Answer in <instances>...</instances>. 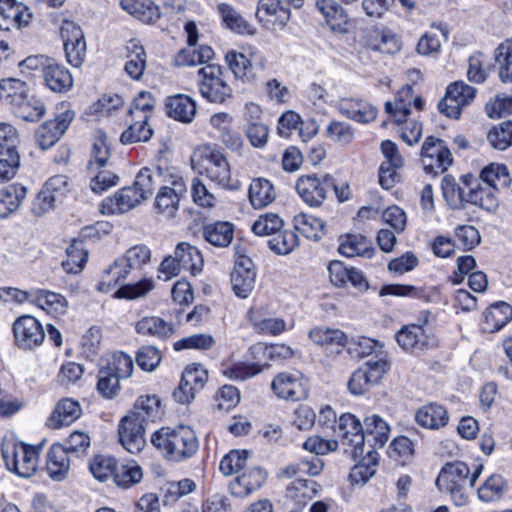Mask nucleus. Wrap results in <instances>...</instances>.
Wrapping results in <instances>:
<instances>
[{"instance_id":"nucleus-35","label":"nucleus","mask_w":512,"mask_h":512,"mask_svg":"<svg viewBox=\"0 0 512 512\" xmlns=\"http://www.w3.org/2000/svg\"><path fill=\"white\" fill-rule=\"evenodd\" d=\"M248 197L255 209H262L276 199V190L269 180L257 178L249 186Z\"/></svg>"},{"instance_id":"nucleus-34","label":"nucleus","mask_w":512,"mask_h":512,"mask_svg":"<svg viewBox=\"0 0 512 512\" xmlns=\"http://www.w3.org/2000/svg\"><path fill=\"white\" fill-rule=\"evenodd\" d=\"M348 353L359 359L373 354L378 358L377 360L388 359L387 353L384 350V344L365 336L352 338L349 342Z\"/></svg>"},{"instance_id":"nucleus-25","label":"nucleus","mask_w":512,"mask_h":512,"mask_svg":"<svg viewBox=\"0 0 512 512\" xmlns=\"http://www.w3.org/2000/svg\"><path fill=\"white\" fill-rule=\"evenodd\" d=\"M256 16L274 29H283L290 19V10L282 6L280 0H259Z\"/></svg>"},{"instance_id":"nucleus-26","label":"nucleus","mask_w":512,"mask_h":512,"mask_svg":"<svg viewBox=\"0 0 512 512\" xmlns=\"http://www.w3.org/2000/svg\"><path fill=\"white\" fill-rule=\"evenodd\" d=\"M82 413L78 401L71 398L60 400L50 417L47 419L46 426L51 429H59L62 426H68L76 421Z\"/></svg>"},{"instance_id":"nucleus-29","label":"nucleus","mask_w":512,"mask_h":512,"mask_svg":"<svg viewBox=\"0 0 512 512\" xmlns=\"http://www.w3.org/2000/svg\"><path fill=\"white\" fill-rule=\"evenodd\" d=\"M67 449L61 444H53L48 453L46 467L51 479L61 481L68 475L70 460Z\"/></svg>"},{"instance_id":"nucleus-14","label":"nucleus","mask_w":512,"mask_h":512,"mask_svg":"<svg viewBox=\"0 0 512 512\" xmlns=\"http://www.w3.org/2000/svg\"><path fill=\"white\" fill-rule=\"evenodd\" d=\"M476 89L463 81H456L447 87L444 98L438 107L447 117L459 118L463 107L469 105L474 99Z\"/></svg>"},{"instance_id":"nucleus-42","label":"nucleus","mask_w":512,"mask_h":512,"mask_svg":"<svg viewBox=\"0 0 512 512\" xmlns=\"http://www.w3.org/2000/svg\"><path fill=\"white\" fill-rule=\"evenodd\" d=\"M512 319V306L506 302L492 304L484 315V329L493 333L499 331Z\"/></svg>"},{"instance_id":"nucleus-24","label":"nucleus","mask_w":512,"mask_h":512,"mask_svg":"<svg viewBox=\"0 0 512 512\" xmlns=\"http://www.w3.org/2000/svg\"><path fill=\"white\" fill-rule=\"evenodd\" d=\"M266 479V473L259 467H252L237 476L229 484V490L234 497L245 498L258 490Z\"/></svg>"},{"instance_id":"nucleus-23","label":"nucleus","mask_w":512,"mask_h":512,"mask_svg":"<svg viewBox=\"0 0 512 512\" xmlns=\"http://www.w3.org/2000/svg\"><path fill=\"white\" fill-rule=\"evenodd\" d=\"M28 84L19 78H3L0 80V103L11 112L28 98Z\"/></svg>"},{"instance_id":"nucleus-46","label":"nucleus","mask_w":512,"mask_h":512,"mask_svg":"<svg viewBox=\"0 0 512 512\" xmlns=\"http://www.w3.org/2000/svg\"><path fill=\"white\" fill-rule=\"evenodd\" d=\"M412 92L413 90L410 86L403 88L398 92L393 103L389 101L385 103L386 113L393 117L395 122H405L410 114L409 106L413 98Z\"/></svg>"},{"instance_id":"nucleus-28","label":"nucleus","mask_w":512,"mask_h":512,"mask_svg":"<svg viewBox=\"0 0 512 512\" xmlns=\"http://www.w3.org/2000/svg\"><path fill=\"white\" fill-rule=\"evenodd\" d=\"M265 312L262 308L253 307L248 311V319L253 329L259 334L279 335L287 328L284 319L279 317H265Z\"/></svg>"},{"instance_id":"nucleus-47","label":"nucleus","mask_w":512,"mask_h":512,"mask_svg":"<svg viewBox=\"0 0 512 512\" xmlns=\"http://www.w3.org/2000/svg\"><path fill=\"white\" fill-rule=\"evenodd\" d=\"M143 478L142 468L136 462L117 464L113 481L119 488L129 489Z\"/></svg>"},{"instance_id":"nucleus-58","label":"nucleus","mask_w":512,"mask_h":512,"mask_svg":"<svg viewBox=\"0 0 512 512\" xmlns=\"http://www.w3.org/2000/svg\"><path fill=\"white\" fill-rule=\"evenodd\" d=\"M226 60L235 77L248 82L256 78V73L251 61L243 53L235 51L228 52Z\"/></svg>"},{"instance_id":"nucleus-11","label":"nucleus","mask_w":512,"mask_h":512,"mask_svg":"<svg viewBox=\"0 0 512 512\" xmlns=\"http://www.w3.org/2000/svg\"><path fill=\"white\" fill-rule=\"evenodd\" d=\"M74 116L75 114L69 108L68 104H60L57 107L55 117L44 122L37 128L35 140L38 146L43 150L52 147L68 129Z\"/></svg>"},{"instance_id":"nucleus-7","label":"nucleus","mask_w":512,"mask_h":512,"mask_svg":"<svg viewBox=\"0 0 512 512\" xmlns=\"http://www.w3.org/2000/svg\"><path fill=\"white\" fill-rule=\"evenodd\" d=\"M335 434L339 437L340 445L344 453L348 454L354 461L364 460L365 436L360 420L351 413L342 414L337 425L333 427Z\"/></svg>"},{"instance_id":"nucleus-22","label":"nucleus","mask_w":512,"mask_h":512,"mask_svg":"<svg viewBox=\"0 0 512 512\" xmlns=\"http://www.w3.org/2000/svg\"><path fill=\"white\" fill-rule=\"evenodd\" d=\"M316 7L333 32L340 34L349 32L352 23L347 12L337 2L334 0H317Z\"/></svg>"},{"instance_id":"nucleus-53","label":"nucleus","mask_w":512,"mask_h":512,"mask_svg":"<svg viewBox=\"0 0 512 512\" xmlns=\"http://www.w3.org/2000/svg\"><path fill=\"white\" fill-rule=\"evenodd\" d=\"M136 331L142 335L154 336L158 338L170 337L173 332V326L159 317H144L136 324Z\"/></svg>"},{"instance_id":"nucleus-62","label":"nucleus","mask_w":512,"mask_h":512,"mask_svg":"<svg viewBox=\"0 0 512 512\" xmlns=\"http://www.w3.org/2000/svg\"><path fill=\"white\" fill-rule=\"evenodd\" d=\"M389 457L401 465L408 463L414 454V445L406 436L395 438L390 444Z\"/></svg>"},{"instance_id":"nucleus-31","label":"nucleus","mask_w":512,"mask_h":512,"mask_svg":"<svg viewBox=\"0 0 512 512\" xmlns=\"http://www.w3.org/2000/svg\"><path fill=\"white\" fill-rule=\"evenodd\" d=\"M121 8L142 21L143 23H154L160 18V9L152 0H120Z\"/></svg>"},{"instance_id":"nucleus-4","label":"nucleus","mask_w":512,"mask_h":512,"mask_svg":"<svg viewBox=\"0 0 512 512\" xmlns=\"http://www.w3.org/2000/svg\"><path fill=\"white\" fill-rule=\"evenodd\" d=\"M192 166L200 175H205L216 185L230 189L233 187L231 167L224 153L216 146L202 145L192 155Z\"/></svg>"},{"instance_id":"nucleus-54","label":"nucleus","mask_w":512,"mask_h":512,"mask_svg":"<svg viewBox=\"0 0 512 512\" xmlns=\"http://www.w3.org/2000/svg\"><path fill=\"white\" fill-rule=\"evenodd\" d=\"M67 259L62 261V267L66 273L77 274L82 271L88 259V253L84 249L82 241L74 240L66 249Z\"/></svg>"},{"instance_id":"nucleus-41","label":"nucleus","mask_w":512,"mask_h":512,"mask_svg":"<svg viewBox=\"0 0 512 512\" xmlns=\"http://www.w3.org/2000/svg\"><path fill=\"white\" fill-rule=\"evenodd\" d=\"M174 251L183 270H187L193 275L202 270L204 259L195 246L187 242H180L176 245Z\"/></svg>"},{"instance_id":"nucleus-16","label":"nucleus","mask_w":512,"mask_h":512,"mask_svg":"<svg viewBox=\"0 0 512 512\" xmlns=\"http://www.w3.org/2000/svg\"><path fill=\"white\" fill-rule=\"evenodd\" d=\"M60 34L67 62L73 67H80L86 56V40L82 29L73 21H64Z\"/></svg>"},{"instance_id":"nucleus-19","label":"nucleus","mask_w":512,"mask_h":512,"mask_svg":"<svg viewBox=\"0 0 512 512\" xmlns=\"http://www.w3.org/2000/svg\"><path fill=\"white\" fill-rule=\"evenodd\" d=\"M186 191V183L181 177L174 178L171 181V186H161L155 198L157 212L166 218L175 217L179 209L180 199Z\"/></svg>"},{"instance_id":"nucleus-61","label":"nucleus","mask_w":512,"mask_h":512,"mask_svg":"<svg viewBox=\"0 0 512 512\" xmlns=\"http://www.w3.org/2000/svg\"><path fill=\"white\" fill-rule=\"evenodd\" d=\"M487 139L494 149H507L512 145V121H504L492 127Z\"/></svg>"},{"instance_id":"nucleus-21","label":"nucleus","mask_w":512,"mask_h":512,"mask_svg":"<svg viewBox=\"0 0 512 512\" xmlns=\"http://www.w3.org/2000/svg\"><path fill=\"white\" fill-rule=\"evenodd\" d=\"M143 201L132 186L120 189L113 197H108L101 203L103 214H121L128 212Z\"/></svg>"},{"instance_id":"nucleus-39","label":"nucleus","mask_w":512,"mask_h":512,"mask_svg":"<svg viewBox=\"0 0 512 512\" xmlns=\"http://www.w3.org/2000/svg\"><path fill=\"white\" fill-rule=\"evenodd\" d=\"M234 236L233 225L229 222L218 221L203 227L204 239L215 247H228Z\"/></svg>"},{"instance_id":"nucleus-50","label":"nucleus","mask_w":512,"mask_h":512,"mask_svg":"<svg viewBox=\"0 0 512 512\" xmlns=\"http://www.w3.org/2000/svg\"><path fill=\"white\" fill-rule=\"evenodd\" d=\"M364 436L371 437L374 448L383 447L389 438L390 427L378 415L367 416L364 420Z\"/></svg>"},{"instance_id":"nucleus-1","label":"nucleus","mask_w":512,"mask_h":512,"mask_svg":"<svg viewBox=\"0 0 512 512\" xmlns=\"http://www.w3.org/2000/svg\"><path fill=\"white\" fill-rule=\"evenodd\" d=\"M164 415L161 400L157 395H142L136 400L132 411L119 423V441L132 454L139 453L145 446V429Z\"/></svg>"},{"instance_id":"nucleus-30","label":"nucleus","mask_w":512,"mask_h":512,"mask_svg":"<svg viewBox=\"0 0 512 512\" xmlns=\"http://www.w3.org/2000/svg\"><path fill=\"white\" fill-rule=\"evenodd\" d=\"M415 419L421 427L435 430L447 425L449 415L444 406L429 403L417 410Z\"/></svg>"},{"instance_id":"nucleus-36","label":"nucleus","mask_w":512,"mask_h":512,"mask_svg":"<svg viewBox=\"0 0 512 512\" xmlns=\"http://www.w3.org/2000/svg\"><path fill=\"white\" fill-rule=\"evenodd\" d=\"M111 149L107 135L103 131H98L91 147L90 159L88 161V171H95L98 168L110 166Z\"/></svg>"},{"instance_id":"nucleus-44","label":"nucleus","mask_w":512,"mask_h":512,"mask_svg":"<svg viewBox=\"0 0 512 512\" xmlns=\"http://www.w3.org/2000/svg\"><path fill=\"white\" fill-rule=\"evenodd\" d=\"M146 67V53L137 40L129 41L127 45V61L125 71L134 80H138Z\"/></svg>"},{"instance_id":"nucleus-5","label":"nucleus","mask_w":512,"mask_h":512,"mask_svg":"<svg viewBox=\"0 0 512 512\" xmlns=\"http://www.w3.org/2000/svg\"><path fill=\"white\" fill-rule=\"evenodd\" d=\"M19 67L22 70L41 72L44 85L55 93H66L73 86L70 71L50 56L30 55L19 63Z\"/></svg>"},{"instance_id":"nucleus-60","label":"nucleus","mask_w":512,"mask_h":512,"mask_svg":"<svg viewBox=\"0 0 512 512\" xmlns=\"http://www.w3.org/2000/svg\"><path fill=\"white\" fill-rule=\"evenodd\" d=\"M97 391L106 399L115 398L120 390V379L110 372L106 367L101 366L97 375Z\"/></svg>"},{"instance_id":"nucleus-52","label":"nucleus","mask_w":512,"mask_h":512,"mask_svg":"<svg viewBox=\"0 0 512 512\" xmlns=\"http://www.w3.org/2000/svg\"><path fill=\"white\" fill-rule=\"evenodd\" d=\"M161 182L162 174L160 169L152 170L145 167L136 175L132 187L135 188L138 194H142V199L145 200L153 193L155 187L160 185Z\"/></svg>"},{"instance_id":"nucleus-57","label":"nucleus","mask_w":512,"mask_h":512,"mask_svg":"<svg viewBox=\"0 0 512 512\" xmlns=\"http://www.w3.org/2000/svg\"><path fill=\"white\" fill-rule=\"evenodd\" d=\"M37 305L54 316L62 315L67 309V300L61 294L40 290L36 295Z\"/></svg>"},{"instance_id":"nucleus-9","label":"nucleus","mask_w":512,"mask_h":512,"mask_svg":"<svg viewBox=\"0 0 512 512\" xmlns=\"http://www.w3.org/2000/svg\"><path fill=\"white\" fill-rule=\"evenodd\" d=\"M397 344L406 352L421 353L434 345L428 316L419 319L418 323L403 325L395 334Z\"/></svg>"},{"instance_id":"nucleus-10","label":"nucleus","mask_w":512,"mask_h":512,"mask_svg":"<svg viewBox=\"0 0 512 512\" xmlns=\"http://www.w3.org/2000/svg\"><path fill=\"white\" fill-rule=\"evenodd\" d=\"M389 369L390 362L388 359L366 362L350 376L347 383L349 392L355 396L365 394L381 381Z\"/></svg>"},{"instance_id":"nucleus-3","label":"nucleus","mask_w":512,"mask_h":512,"mask_svg":"<svg viewBox=\"0 0 512 512\" xmlns=\"http://www.w3.org/2000/svg\"><path fill=\"white\" fill-rule=\"evenodd\" d=\"M152 445L172 461L192 457L199 448L196 433L188 426L162 427L151 435Z\"/></svg>"},{"instance_id":"nucleus-48","label":"nucleus","mask_w":512,"mask_h":512,"mask_svg":"<svg viewBox=\"0 0 512 512\" xmlns=\"http://www.w3.org/2000/svg\"><path fill=\"white\" fill-rule=\"evenodd\" d=\"M442 191L448 205L453 209H462L468 203L467 188L456 183L451 176H445L442 180Z\"/></svg>"},{"instance_id":"nucleus-20","label":"nucleus","mask_w":512,"mask_h":512,"mask_svg":"<svg viewBox=\"0 0 512 512\" xmlns=\"http://www.w3.org/2000/svg\"><path fill=\"white\" fill-rule=\"evenodd\" d=\"M256 281V271L253 261L241 256L235 262L231 273V285L234 293L240 298H246L253 290Z\"/></svg>"},{"instance_id":"nucleus-13","label":"nucleus","mask_w":512,"mask_h":512,"mask_svg":"<svg viewBox=\"0 0 512 512\" xmlns=\"http://www.w3.org/2000/svg\"><path fill=\"white\" fill-rule=\"evenodd\" d=\"M422 164L427 173L445 172L453 163L452 153L441 139L429 136L421 149Z\"/></svg>"},{"instance_id":"nucleus-6","label":"nucleus","mask_w":512,"mask_h":512,"mask_svg":"<svg viewBox=\"0 0 512 512\" xmlns=\"http://www.w3.org/2000/svg\"><path fill=\"white\" fill-rule=\"evenodd\" d=\"M2 457L9 471L29 478L37 471L39 449L13 439L5 440L2 444Z\"/></svg>"},{"instance_id":"nucleus-33","label":"nucleus","mask_w":512,"mask_h":512,"mask_svg":"<svg viewBox=\"0 0 512 512\" xmlns=\"http://www.w3.org/2000/svg\"><path fill=\"white\" fill-rule=\"evenodd\" d=\"M338 250L346 257L371 258L375 252L371 241L361 234H348L342 237Z\"/></svg>"},{"instance_id":"nucleus-27","label":"nucleus","mask_w":512,"mask_h":512,"mask_svg":"<svg viewBox=\"0 0 512 512\" xmlns=\"http://www.w3.org/2000/svg\"><path fill=\"white\" fill-rule=\"evenodd\" d=\"M337 109L343 116L359 123L372 122L377 116V109L363 100L341 99L338 102Z\"/></svg>"},{"instance_id":"nucleus-15","label":"nucleus","mask_w":512,"mask_h":512,"mask_svg":"<svg viewBox=\"0 0 512 512\" xmlns=\"http://www.w3.org/2000/svg\"><path fill=\"white\" fill-rule=\"evenodd\" d=\"M15 344L22 350H33L44 342L45 332L41 323L31 315L18 317L12 326Z\"/></svg>"},{"instance_id":"nucleus-2","label":"nucleus","mask_w":512,"mask_h":512,"mask_svg":"<svg viewBox=\"0 0 512 512\" xmlns=\"http://www.w3.org/2000/svg\"><path fill=\"white\" fill-rule=\"evenodd\" d=\"M482 469L483 466L478 465L471 472L464 462H448L440 470L436 486L441 492L449 494L456 506H464L468 502L469 490L474 487Z\"/></svg>"},{"instance_id":"nucleus-45","label":"nucleus","mask_w":512,"mask_h":512,"mask_svg":"<svg viewBox=\"0 0 512 512\" xmlns=\"http://www.w3.org/2000/svg\"><path fill=\"white\" fill-rule=\"evenodd\" d=\"M129 273V269L124 265L122 260L118 258L104 270L100 281L96 285V289L102 293L109 292L121 281L126 279Z\"/></svg>"},{"instance_id":"nucleus-37","label":"nucleus","mask_w":512,"mask_h":512,"mask_svg":"<svg viewBox=\"0 0 512 512\" xmlns=\"http://www.w3.org/2000/svg\"><path fill=\"white\" fill-rule=\"evenodd\" d=\"M0 16L7 23L20 28L29 23L32 14L23 3L15 0H0Z\"/></svg>"},{"instance_id":"nucleus-18","label":"nucleus","mask_w":512,"mask_h":512,"mask_svg":"<svg viewBox=\"0 0 512 512\" xmlns=\"http://www.w3.org/2000/svg\"><path fill=\"white\" fill-rule=\"evenodd\" d=\"M271 389L281 399L299 401L307 397V388L300 372H281L277 374Z\"/></svg>"},{"instance_id":"nucleus-8","label":"nucleus","mask_w":512,"mask_h":512,"mask_svg":"<svg viewBox=\"0 0 512 512\" xmlns=\"http://www.w3.org/2000/svg\"><path fill=\"white\" fill-rule=\"evenodd\" d=\"M198 88L201 96L212 103H224L232 95L220 65L207 64L198 70Z\"/></svg>"},{"instance_id":"nucleus-55","label":"nucleus","mask_w":512,"mask_h":512,"mask_svg":"<svg viewBox=\"0 0 512 512\" xmlns=\"http://www.w3.org/2000/svg\"><path fill=\"white\" fill-rule=\"evenodd\" d=\"M131 123L128 128L121 134L120 140L123 144H131L135 142H146L153 135V130L148 126L149 119L138 117H130Z\"/></svg>"},{"instance_id":"nucleus-32","label":"nucleus","mask_w":512,"mask_h":512,"mask_svg":"<svg viewBox=\"0 0 512 512\" xmlns=\"http://www.w3.org/2000/svg\"><path fill=\"white\" fill-rule=\"evenodd\" d=\"M27 195L25 186L13 183L0 190V218H6L16 212Z\"/></svg>"},{"instance_id":"nucleus-43","label":"nucleus","mask_w":512,"mask_h":512,"mask_svg":"<svg viewBox=\"0 0 512 512\" xmlns=\"http://www.w3.org/2000/svg\"><path fill=\"white\" fill-rule=\"evenodd\" d=\"M166 106L168 115L181 122H191L196 114L195 101L185 95L170 97Z\"/></svg>"},{"instance_id":"nucleus-49","label":"nucleus","mask_w":512,"mask_h":512,"mask_svg":"<svg viewBox=\"0 0 512 512\" xmlns=\"http://www.w3.org/2000/svg\"><path fill=\"white\" fill-rule=\"evenodd\" d=\"M486 184L499 192L500 189L507 188L511 183V178L507 167L504 164L491 163L485 166L479 177Z\"/></svg>"},{"instance_id":"nucleus-12","label":"nucleus","mask_w":512,"mask_h":512,"mask_svg":"<svg viewBox=\"0 0 512 512\" xmlns=\"http://www.w3.org/2000/svg\"><path fill=\"white\" fill-rule=\"evenodd\" d=\"M333 187V177L329 174L318 176L316 174L302 175L295 184L300 198L311 207L320 206Z\"/></svg>"},{"instance_id":"nucleus-51","label":"nucleus","mask_w":512,"mask_h":512,"mask_svg":"<svg viewBox=\"0 0 512 512\" xmlns=\"http://www.w3.org/2000/svg\"><path fill=\"white\" fill-rule=\"evenodd\" d=\"M294 225L302 235L315 241L320 240L325 234L323 220L308 214H299L294 218Z\"/></svg>"},{"instance_id":"nucleus-40","label":"nucleus","mask_w":512,"mask_h":512,"mask_svg":"<svg viewBox=\"0 0 512 512\" xmlns=\"http://www.w3.org/2000/svg\"><path fill=\"white\" fill-rule=\"evenodd\" d=\"M308 337L314 344L321 347H343L347 344V336L342 330L324 325L313 327Z\"/></svg>"},{"instance_id":"nucleus-63","label":"nucleus","mask_w":512,"mask_h":512,"mask_svg":"<svg viewBox=\"0 0 512 512\" xmlns=\"http://www.w3.org/2000/svg\"><path fill=\"white\" fill-rule=\"evenodd\" d=\"M104 367L120 380L129 378L134 370L132 358L123 352L114 353Z\"/></svg>"},{"instance_id":"nucleus-56","label":"nucleus","mask_w":512,"mask_h":512,"mask_svg":"<svg viewBox=\"0 0 512 512\" xmlns=\"http://www.w3.org/2000/svg\"><path fill=\"white\" fill-rule=\"evenodd\" d=\"M374 51L394 55L401 50L402 42L400 37L390 30L376 31L370 43Z\"/></svg>"},{"instance_id":"nucleus-59","label":"nucleus","mask_w":512,"mask_h":512,"mask_svg":"<svg viewBox=\"0 0 512 512\" xmlns=\"http://www.w3.org/2000/svg\"><path fill=\"white\" fill-rule=\"evenodd\" d=\"M506 489V483L501 475H491L479 488L478 498L483 502L499 500Z\"/></svg>"},{"instance_id":"nucleus-17","label":"nucleus","mask_w":512,"mask_h":512,"mask_svg":"<svg viewBox=\"0 0 512 512\" xmlns=\"http://www.w3.org/2000/svg\"><path fill=\"white\" fill-rule=\"evenodd\" d=\"M460 181L467 188L469 204L488 211L498 207V191L486 182L472 174L462 175Z\"/></svg>"},{"instance_id":"nucleus-64","label":"nucleus","mask_w":512,"mask_h":512,"mask_svg":"<svg viewBox=\"0 0 512 512\" xmlns=\"http://www.w3.org/2000/svg\"><path fill=\"white\" fill-rule=\"evenodd\" d=\"M298 245L297 235L288 230L276 233L268 241L269 248L278 255H287L291 253Z\"/></svg>"},{"instance_id":"nucleus-38","label":"nucleus","mask_w":512,"mask_h":512,"mask_svg":"<svg viewBox=\"0 0 512 512\" xmlns=\"http://www.w3.org/2000/svg\"><path fill=\"white\" fill-rule=\"evenodd\" d=\"M218 12L225 26L231 31L242 35H254L256 33V28L246 21L231 5L226 3L219 4Z\"/></svg>"}]
</instances>
